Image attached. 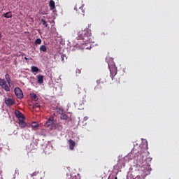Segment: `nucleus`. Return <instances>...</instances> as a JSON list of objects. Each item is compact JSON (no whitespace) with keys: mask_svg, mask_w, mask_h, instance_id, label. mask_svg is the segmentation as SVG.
Returning a JSON list of instances; mask_svg holds the SVG:
<instances>
[{"mask_svg":"<svg viewBox=\"0 0 179 179\" xmlns=\"http://www.w3.org/2000/svg\"><path fill=\"white\" fill-rule=\"evenodd\" d=\"M78 40H83V44L92 43V31L89 29H85L78 31Z\"/></svg>","mask_w":179,"mask_h":179,"instance_id":"1","label":"nucleus"},{"mask_svg":"<svg viewBox=\"0 0 179 179\" xmlns=\"http://www.w3.org/2000/svg\"><path fill=\"white\" fill-rule=\"evenodd\" d=\"M15 114L17 118H18L20 128H26L27 127V123L24 122V115H23V113H20L19 110H15Z\"/></svg>","mask_w":179,"mask_h":179,"instance_id":"2","label":"nucleus"},{"mask_svg":"<svg viewBox=\"0 0 179 179\" xmlns=\"http://www.w3.org/2000/svg\"><path fill=\"white\" fill-rule=\"evenodd\" d=\"M0 86L5 92H10V85H8V82L5 79L0 78Z\"/></svg>","mask_w":179,"mask_h":179,"instance_id":"3","label":"nucleus"},{"mask_svg":"<svg viewBox=\"0 0 179 179\" xmlns=\"http://www.w3.org/2000/svg\"><path fill=\"white\" fill-rule=\"evenodd\" d=\"M45 127L50 129H55V123H54V117L52 116H50L46 121Z\"/></svg>","mask_w":179,"mask_h":179,"instance_id":"4","label":"nucleus"},{"mask_svg":"<svg viewBox=\"0 0 179 179\" xmlns=\"http://www.w3.org/2000/svg\"><path fill=\"white\" fill-rule=\"evenodd\" d=\"M108 68L110 73V78L112 80H114V76H115V75H117V66H115V64H113L112 66H110V64H108Z\"/></svg>","mask_w":179,"mask_h":179,"instance_id":"5","label":"nucleus"},{"mask_svg":"<svg viewBox=\"0 0 179 179\" xmlns=\"http://www.w3.org/2000/svg\"><path fill=\"white\" fill-rule=\"evenodd\" d=\"M14 92L17 99H23V92L19 87H15L14 90Z\"/></svg>","mask_w":179,"mask_h":179,"instance_id":"6","label":"nucleus"},{"mask_svg":"<svg viewBox=\"0 0 179 179\" xmlns=\"http://www.w3.org/2000/svg\"><path fill=\"white\" fill-rule=\"evenodd\" d=\"M4 101L6 104V106H8V107H10L11 106H13V104L16 103V101L13 98L6 97L4 99Z\"/></svg>","mask_w":179,"mask_h":179,"instance_id":"7","label":"nucleus"},{"mask_svg":"<svg viewBox=\"0 0 179 179\" xmlns=\"http://www.w3.org/2000/svg\"><path fill=\"white\" fill-rule=\"evenodd\" d=\"M69 143L70 145V146H69L70 150H73V149H75V146L76 145V143L73 140L69 139Z\"/></svg>","mask_w":179,"mask_h":179,"instance_id":"8","label":"nucleus"},{"mask_svg":"<svg viewBox=\"0 0 179 179\" xmlns=\"http://www.w3.org/2000/svg\"><path fill=\"white\" fill-rule=\"evenodd\" d=\"M78 12L79 15H83V16H85V6H82L81 7H80L78 10Z\"/></svg>","mask_w":179,"mask_h":179,"instance_id":"9","label":"nucleus"},{"mask_svg":"<svg viewBox=\"0 0 179 179\" xmlns=\"http://www.w3.org/2000/svg\"><path fill=\"white\" fill-rule=\"evenodd\" d=\"M37 79H38V83H39L40 85L44 83V76L39 75L38 76Z\"/></svg>","mask_w":179,"mask_h":179,"instance_id":"10","label":"nucleus"},{"mask_svg":"<svg viewBox=\"0 0 179 179\" xmlns=\"http://www.w3.org/2000/svg\"><path fill=\"white\" fill-rule=\"evenodd\" d=\"M55 129H58L59 131H62L64 128L62 127V124L61 123L55 124Z\"/></svg>","mask_w":179,"mask_h":179,"instance_id":"11","label":"nucleus"},{"mask_svg":"<svg viewBox=\"0 0 179 179\" xmlns=\"http://www.w3.org/2000/svg\"><path fill=\"white\" fill-rule=\"evenodd\" d=\"M30 96L31 97L34 101H37L38 100V96H37V94L34 93H31Z\"/></svg>","mask_w":179,"mask_h":179,"instance_id":"12","label":"nucleus"},{"mask_svg":"<svg viewBox=\"0 0 179 179\" xmlns=\"http://www.w3.org/2000/svg\"><path fill=\"white\" fill-rule=\"evenodd\" d=\"M5 79H6V82H7L8 85H10V76H9L8 73H6L5 75Z\"/></svg>","mask_w":179,"mask_h":179,"instance_id":"13","label":"nucleus"},{"mask_svg":"<svg viewBox=\"0 0 179 179\" xmlns=\"http://www.w3.org/2000/svg\"><path fill=\"white\" fill-rule=\"evenodd\" d=\"M39 50L41 52H47V47L44 45H41Z\"/></svg>","mask_w":179,"mask_h":179,"instance_id":"14","label":"nucleus"},{"mask_svg":"<svg viewBox=\"0 0 179 179\" xmlns=\"http://www.w3.org/2000/svg\"><path fill=\"white\" fill-rule=\"evenodd\" d=\"M40 174H41V171H36L33 173H31L30 176L31 177H36V176H40Z\"/></svg>","mask_w":179,"mask_h":179,"instance_id":"15","label":"nucleus"},{"mask_svg":"<svg viewBox=\"0 0 179 179\" xmlns=\"http://www.w3.org/2000/svg\"><path fill=\"white\" fill-rule=\"evenodd\" d=\"M3 16H4V17H6V19H10V17H12V12H7L3 14Z\"/></svg>","mask_w":179,"mask_h":179,"instance_id":"16","label":"nucleus"},{"mask_svg":"<svg viewBox=\"0 0 179 179\" xmlns=\"http://www.w3.org/2000/svg\"><path fill=\"white\" fill-rule=\"evenodd\" d=\"M31 72H33V73H34L38 72V71H40V69H38V67H36L35 66H32L31 67Z\"/></svg>","mask_w":179,"mask_h":179,"instance_id":"17","label":"nucleus"},{"mask_svg":"<svg viewBox=\"0 0 179 179\" xmlns=\"http://www.w3.org/2000/svg\"><path fill=\"white\" fill-rule=\"evenodd\" d=\"M96 83H97V86L94 87L95 90L99 89V87H100V83H103V79H100V80H96Z\"/></svg>","mask_w":179,"mask_h":179,"instance_id":"18","label":"nucleus"},{"mask_svg":"<svg viewBox=\"0 0 179 179\" xmlns=\"http://www.w3.org/2000/svg\"><path fill=\"white\" fill-rule=\"evenodd\" d=\"M50 6L51 9H55V2L53 0L50 1Z\"/></svg>","mask_w":179,"mask_h":179,"instance_id":"19","label":"nucleus"},{"mask_svg":"<svg viewBox=\"0 0 179 179\" xmlns=\"http://www.w3.org/2000/svg\"><path fill=\"white\" fill-rule=\"evenodd\" d=\"M31 127L34 129H36L38 127V124L36 122H34L31 123Z\"/></svg>","mask_w":179,"mask_h":179,"instance_id":"20","label":"nucleus"},{"mask_svg":"<svg viewBox=\"0 0 179 179\" xmlns=\"http://www.w3.org/2000/svg\"><path fill=\"white\" fill-rule=\"evenodd\" d=\"M43 26H45V27H48V24L45 22V20L41 19Z\"/></svg>","mask_w":179,"mask_h":179,"instance_id":"21","label":"nucleus"},{"mask_svg":"<svg viewBox=\"0 0 179 179\" xmlns=\"http://www.w3.org/2000/svg\"><path fill=\"white\" fill-rule=\"evenodd\" d=\"M35 45H38L41 44V39L37 38L34 42Z\"/></svg>","mask_w":179,"mask_h":179,"instance_id":"22","label":"nucleus"},{"mask_svg":"<svg viewBox=\"0 0 179 179\" xmlns=\"http://www.w3.org/2000/svg\"><path fill=\"white\" fill-rule=\"evenodd\" d=\"M61 119L62 120H68V115H66L65 114L62 115Z\"/></svg>","mask_w":179,"mask_h":179,"instance_id":"23","label":"nucleus"},{"mask_svg":"<svg viewBox=\"0 0 179 179\" xmlns=\"http://www.w3.org/2000/svg\"><path fill=\"white\" fill-rule=\"evenodd\" d=\"M61 58H62V61L64 62L65 58L66 59V55L62 54V55H61Z\"/></svg>","mask_w":179,"mask_h":179,"instance_id":"24","label":"nucleus"},{"mask_svg":"<svg viewBox=\"0 0 179 179\" xmlns=\"http://www.w3.org/2000/svg\"><path fill=\"white\" fill-rule=\"evenodd\" d=\"M24 59L27 61V62H29V59L27 57H24Z\"/></svg>","mask_w":179,"mask_h":179,"instance_id":"25","label":"nucleus"},{"mask_svg":"<svg viewBox=\"0 0 179 179\" xmlns=\"http://www.w3.org/2000/svg\"><path fill=\"white\" fill-rule=\"evenodd\" d=\"M76 73H80V70L77 69V70H76Z\"/></svg>","mask_w":179,"mask_h":179,"instance_id":"26","label":"nucleus"},{"mask_svg":"<svg viewBox=\"0 0 179 179\" xmlns=\"http://www.w3.org/2000/svg\"><path fill=\"white\" fill-rule=\"evenodd\" d=\"M115 179H118V178L116 176V177L115 178Z\"/></svg>","mask_w":179,"mask_h":179,"instance_id":"27","label":"nucleus"},{"mask_svg":"<svg viewBox=\"0 0 179 179\" xmlns=\"http://www.w3.org/2000/svg\"><path fill=\"white\" fill-rule=\"evenodd\" d=\"M83 102H85L86 101H85V100H83Z\"/></svg>","mask_w":179,"mask_h":179,"instance_id":"28","label":"nucleus"},{"mask_svg":"<svg viewBox=\"0 0 179 179\" xmlns=\"http://www.w3.org/2000/svg\"><path fill=\"white\" fill-rule=\"evenodd\" d=\"M74 9L76 10V7H75Z\"/></svg>","mask_w":179,"mask_h":179,"instance_id":"29","label":"nucleus"},{"mask_svg":"<svg viewBox=\"0 0 179 179\" xmlns=\"http://www.w3.org/2000/svg\"><path fill=\"white\" fill-rule=\"evenodd\" d=\"M1 34H0V38H1Z\"/></svg>","mask_w":179,"mask_h":179,"instance_id":"30","label":"nucleus"}]
</instances>
